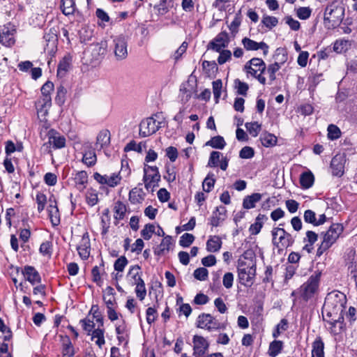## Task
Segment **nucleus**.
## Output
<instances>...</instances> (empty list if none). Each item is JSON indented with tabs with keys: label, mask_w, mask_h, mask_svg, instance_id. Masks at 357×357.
I'll return each mask as SVG.
<instances>
[{
	"label": "nucleus",
	"mask_w": 357,
	"mask_h": 357,
	"mask_svg": "<svg viewBox=\"0 0 357 357\" xmlns=\"http://www.w3.org/2000/svg\"><path fill=\"white\" fill-rule=\"evenodd\" d=\"M135 285H136L135 293H136L137 298L140 301L144 300L146 295V290L144 282L143 281L142 282L137 283Z\"/></svg>",
	"instance_id": "nucleus-55"
},
{
	"label": "nucleus",
	"mask_w": 357,
	"mask_h": 357,
	"mask_svg": "<svg viewBox=\"0 0 357 357\" xmlns=\"http://www.w3.org/2000/svg\"><path fill=\"white\" fill-rule=\"evenodd\" d=\"M128 261L126 257H124V256L120 257L114 262V270L117 271L119 272H122L124 270L126 265L128 264Z\"/></svg>",
	"instance_id": "nucleus-54"
},
{
	"label": "nucleus",
	"mask_w": 357,
	"mask_h": 357,
	"mask_svg": "<svg viewBox=\"0 0 357 357\" xmlns=\"http://www.w3.org/2000/svg\"><path fill=\"white\" fill-rule=\"evenodd\" d=\"M261 197L262 195L258 192L245 197L243 200V207L245 209L255 208L256 203L259 202L261 199Z\"/></svg>",
	"instance_id": "nucleus-23"
},
{
	"label": "nucleus",
	"mask_w": 357,
	"mask_h": 357,
	"mask_svg": "<svg viewBox=\"0 0 357 357\" xmlns=\"http://www.w3.org/2000/svg\"><path fill=\"white\" fill-rule=\"evenodd\" d=\"M234 275L232 273L227 272L223 276L222 284L226 289H230L233 286Z\"/></svg>",
	"instance_id": "nucleus-64"
},
{
	"label": "nucleus",
	"mask_w": 357,
	"mask_h": 357,
	"mask_svg": "<svg viewBox=\"0 0 357 357\" xmlns=\"http://www.w3.org/2000/svg\"><path fill=\"white\" fill-rule=\"evenodd\" d=\"M324 320L328 322L331 325V332L337 334L341 332L344 326V317L342 314L338 313L337 311L332 309L323 308Z\"/></svg>",
	"instance_id": "nucleus-5"
},
{
	"label": "nucleus",
	"mask_w": 357,
	"mask_h": 357,
	"mask_svg": "<svg viewBox=\"0 0 357 357\" xmlns=\"http://www.w3.org/2000/svg\"><path fill=\"white\" fill-rule=\"evenodd\" d=\"M281 226H284V224L280 223L279 227L273 228L271 231L273 245L279 248L291 246L294 238L291 234L280 227Z\"/></svg>",
	"instance_id": "nucleus-6"
},
{
	"label": "nucleus",
	"mask_w": 357,
	"mask_h": 357,
	"mask_svg": "<svg viewBox=\"0 0 357 357\" xmlns=\"http://www.w3.org/2000/svg\"><path fill=\"white\" fill-rule=\"evenodd\" d=\"M312 13V10L310 7H300L296 9L297 17L303 20H307Z\"/></svg>",
	"instance_id": "nucleus-50"
},
{
	"label": "nucleus",
	"mask_w": 357,
	"mask_h": 357,
	"mask_svg": "<svg viewBox=\"0 0 357 357\" xmlns=\"http://www.w3.org/2000/svg\"><path fill=\"white\" fill-rule=\"evenodd\" d=\"M62 346V354L64 356H68L69 357H71L75 354L73 346L68 337H66L63 339Z\"/></svg>",
	"instance_id": "nucleus-36"
},
{
	"label": "nucleus",
	"mask_w": 357,
	"mask_h": 357,
	"mask_svg": "<svg viewBox=\"0 0 357 357\" xmlns=\"http://www.w3.org/2000/svg\"><path fill=\"white\" fill-rule=\"evenodd\" d=\"M208 271L206 268H198L193 273L194 277L200 281H204L207 279Z\"/></svg>",
	"instance_id": "nucleus-57"
},
{
	"label": "nucleus",
	"mask_w": 357,
	"mask_h": 357,
	"mask_svg": "<svg viewBox=\"0 0 357 357\" xmlns=\"http://www.w3.org/2000/svg\"><path fill=\"white\" fill-rule=\"evenodd\" d=\"M242 44L244 48L248 51H255L262 50L264 56L268 53V45L264 42L257 43L249 38L245 37L242 39Z\"/></svg>",
	"instance_id": "nucleus-17"
},
{
	"label": "nucleus",
	"mask_w": 357,
	"mask_h": 357,
	"mask_svg": "<svg viewBox=\"0 0 357 357\" xmlns=\"http://www.w3.org/2000/svg\"><path fill=\"white\" fill-rule=\"evenodd\" d=\"M66 93H67V90L63 86L60 85L59 86L57 87L56 96L55 97V102L58 105L61 106L62 105L64 104L65 100H66Z\"/></svg>",
	"instance_id": "nucleus-41"
},
{
	"label": "nucleus",
	"mask_w": 357,
	"mask_h": 357,
	"mask_svg": "<svg viewBox=\"0 0 357 357\" xmlns=\"http://www.w3.org/2000/svg\"><path fill=\"white\" fill-rule=\"evenodd\" d=\"M94 179L99 183L102 185H107L109 187L114 188L120 183L121 176L119 174L113 173L110 176L101 175L100 174L96 172L93 174Z\"/></svg>",
	"instance_id": "nucleus-14"
},
{
	"label": "nucleus",
	"mask_w": 357,
	"mask_h": 357,
	"mask_svg": "<svg viewBox=\"0 0 357 357\" xmlns=\"http://www.w3.org/2000/svg\"><path fill=\"white\" fill-rule=\"evenodd\" d=\"M218 52L220 53V55L218 58V63L220 65L224 64L231 59V52L230 50L222 49Z\"/></svg>",
	"instance_id": "nucleus-53"
},
{
	"label": "nucleus",
	"mask_w": 357,
	"mask_h": 357,
	"mask_svg": "<svg viewBox=\"0 0 357 357\" xmlns=\"http://www.w3.org/2000/svg\"><path fill=\"white\" fill-rule=\"evenodd\" d=\"M140 270L141 267L139 265L130 266L128 272L127 277H130L133 280L132 284H136L144 281L142 278V273Z\"/></svg>",
	"instance_id": "nucleus-28"
},
{
	"label": "nucleus",
	"mask_w": 357,
	"mask_h": 357,
	"mask_svg": "<svg viewBox=\"0 0 357 357\" xmlns=\"http://www.w3.org/2000/svg\"><path fill=\"white\" fill-rule=\"evenodd\" d=\"M281 66L279 62H275L270 64L267 68V73L270 81L272 82L276 79L275 73L280 69Z\"/></svg>",
	"instance_id": "nucleus-45"
},
{
	"label": "nucleus",
	"mask_w": 357,
	"mask_h": 357,
	"mask_svg": "<svg viewBox=\"0 0 357 357\" xmlns=\"http://www.w3.org/2000/svg\"><path fill=\"white\" fill-rule=\"evenodd\" d=\"M318 235L312 231H307L306 232V237L304 238V242H307L303 247V250L307 251V253H310L313 250V245L317 241Z\"/></svg>",
	"instance_id": "nucleus-27"
},
{
	"label": "nucleus",
	"mask_w": 357,
	"mask_h": 357,
	"mask_svg": "<svg viewBox=\"0 0 357 357\" xmlns=\"http://www.w3.org/2000/svg\"><path fill=\"white\" fill-rule=\"evenodd\" d=\"M282 348V342L280 340H274L270 345L268 349V354L271 357H275L278 355Z\"/></svg>",
	"instance_id": "nucleus-38"
},
{
	"label": "nucleus",
	"mask_w": 357,
	"mask_h": 357,
	"mask_svg": "<svg viewBox=\"0 0 357 357\" xmlns=\"http://www.w3.org/2000/svg\"><path fill=\"white\" fill-rule=\"evenodd\" d=\"M261 22L267 28L271 29L272 28L277 26L278 24V20L277 17L273 16L264 15Z\"/></svg>",
	"instance_id": "nucleus-47"
},
{
	"label": "nucleus",
	"mask_w": 357,
	"mask_h": 357,
	"mask_svg": "<svg viewBox=\"0 0 357 357\" xmlns=\"http://www.w3.org/2000/svg\"><path fill=\"white\" fill-rule=\"evenodd\" d=\"M15 30L4 27L0 31V44L6 47H11L15 44L14 38Z\"/></svg>",
	"instance_id": "nucleus-21"
},
{
	"label": "nucleus",
	"mask_w": 357,
	"mask_h": 357,
	"mask_svg": "<svg viewBox=\"0 0 357 357\" xmlns=\"http://www.w3.org/2000/svg\"><path fill=\"white\" fill-rule=\"evenodd\" d=\"M222 246L221 238L218 236H210L206 242V250L210 252H216Z\"/></svg>",
	"instance_id": "nucleus-24"
},
{
	"label": "nucleus",
	"mask_w": 357,
	"mask_h": 357,
	"mask_svg": "<svg viewBox=\"0 0 357 357\" xmlns=\"http://www.w3.org/2000/svg\"><path fill=\"white\" fill-rule=\"evenodd\" d=\"M36 199L38 204V211L40 213L45 208L47 202V197L43 193L39 192L36 195Z\"/></svg>",
	"instance_id": "nucleus-63"
},
{
	"label": "nucleus",
	"mask_w": 357,
	"mask_h": 357,
	"mask_svg": "<svg viewBox=\"0 0 357 357\" xmlns=\"http://www.w3.org/2000/svg\"><path fill=\"white\" fill-rule=\"evenodd\" d=\"M48 144L52 145L54 149H58L63 148L66 146V138L57 131L51 129L47 132Z\"/></svg>",
	"instance_id": "nucleus-19"
},
{
	"label": "nucleus",
	"mask_w": 357,
	"mask_h": 357,
	"mask_svg": "<svg viewBox=\"0 0 357 357\" xmlns=\"http://www.w3.org/2000/svg\"><path fill=\"white\" fill-rule=\"evenodd\" d=\"M40 104V109H39L40 112H47L48 108H50L52 105V98L50 96H43V98L38 102Z\"/></svg>",
	"instance_id": "nucleus-59"
},
{
	"label": "nucleus",
	"mask_w": 357,
	"mask_h": 357,
	"mask_svg": "<svg viewBox=\"0 0 357 357\" xmlns=\"http://www.w3.org/2000/svg\"><path fill=\"white\" fill-rule=\"evenodd\" d=\"M126 206L121 201H117L115 203L114 207V218L116 220H122L124 218V216L126 213Z\"/></svg>",
	"instance_id": "nucleus-34"
},
{
	"label": "nucleus",
	"mask_w": 357,
	"mask_h": 357,
	"mask_svg": "<svg viewBox=\"0 0 357 357\" xmlns=\"http://www.w3.org/2000/svg\"><path fill=\"white\" fill-rule=\"evenodd\" d=\"M202 68L208 76L218 70V66L215 61H204Z\"/></svg>",
	"instance_id": "nucleus-46"
},
{
	"label": "nucleus",
	"mask_w": 357,
	"mask_h": 357,
	"mask_svg": "<svg viewBox=\"0 0 357 357\" xmlns=\"http://www.w3.org/2000/svg\"><path fill=\"white\" fill-rule=\"evenodd\" d=\"M75 181L77 189L82 190L88 182V174L85 171L78 172L75 176Z\"/></svg>",
	"instance_id": "nucleus-31"
},
{
	"label": "nucleus",
	"mask_w": 357,
	"mask_h": 357,
	"mask_svg": "<svg viewBox=\"0 0 357 357\" xmlns=\"http://www.w3.org/2000/svg\"><path fill=\"white\" fill-rule=\"evenodd\" d=\"M222 155V153L218 151H212L211 153L208 165L207 166L209 167H215L218 165V162H220V156Z\"/></svg>",
	"instance_id": "nucleus-49"
},
{
	"label": "nucleus",
	"mask_w": 357,
	"mask_h": 357,
	"mask_svg": "<svg viewBox=\"0 0 357 357\" xmlns=\"http://www.w3.org/2000/svg\"><path fill=\"white\" fill-rule=\"evenodd\" d=\"M238 280L245 286L251 287L256 275V264L252 261H247L239 259L237 265Z\"/></svg>",
	"instance_id": "nucleus-1"
},
{
	"label": "nucleus",
	"mask_w": 357,
	"mask_h": 357,
	"mask_svg": "<svg viewBox=\"0 0 357 357\" xmlns=\"http://www.w3.org/2000/svg\"><path fill=\"white\" fill-rule=\"evenodd\" d=\"M304 220L305 222L310 223L313 225L314 226L316 225L317 223V218H316V214L312 210H306L304 212Z\"/></svg>",
	"instance_id": "nucleus-62"
},
{
	"label": "nucleus",
	"mask_w": 357,
	"mask_h": 357,
	"mask_svg": "<svg viewBox=\"0 0 357 357\" xmlns=\"http://www.w3.org/2000/svg\"><path fill=\"white\" fill-rule=\"evenodd\" d=\"M215 182V179L214 178V174L211 173L208 174L202 183L204 191L206 192H211L214 186Z\"/></svg>",
	"instance_id": "nucleus-40"
},
{
	"label": "nucleus",
	"mask_w": 357,
	"mask_h": 357,
	"mask_svg": "<svg viewBox=\"0 0 357 357\" xmlns=\"http://www.w3.org/2000/svg\"><path fill=\"white\" fill-rule=\"evenodd\" d=\"M107 49L106 40H101L100 43L91 44L87 49L86 53H89L91 60L99 61L104 58Z\"/></svg>",
	"instance_id": "nucleus-12"
},
{
	"label": "nucleus",
	"mask_w": 357,
	"mask_h": 357,
	"mask_svg": "<svg viewBox=\"0 0 357 357\" xmlns=\"http://www.w3.org/2000/svg\"><path fill=\"white\" fill-rule=\"evenodd\" d=\"M153 233H155V226L152 224H146L141 231V236L145 240H149Z\"/></svg>",
	"instance_id": "nucleus-52"
},
{
	"label": "nucleus",
	"mask_w": 357,
	"mask_h": 357,
	"mask_svg": "<svg viewBox=\"0 0 357 357\" xmlns=\"http://www.w3.org/2000/svg\"><path fill=\"white\" fill-rule=\"evenodd\" d=\"M344 15L343 6L335 5L334 3L328 5L324 11V26L328 29L337 26L342 21Z\"/></svg>",
	"instance_id": "nucleus-3"
},
{
	"label": "nucleus",
	"mask_w": 357,
	"mask_h": 357,
	"mask_svg": "<svg viewBox=\"0 0 357 357\" xmlns=\"http://www.w3.org/2000/svg\"><path fill=\"white\" fill-rule=\"evenodd\" d=\"M192 342L194 344L193 355L195 357H203L209 347L207 340L202 336L195 335Z\"/></svg>",
	"instance_id": "nucleus-15"
},
{
	"label": "nucleus",
	"mask_w": 357,
	"mask_h": 357,
	"mask_svg": "<svg viewBox=\"0 0 357 357\" xmlns=\"http://www.w3.org/2000/svg\"><path fill=\"white\" fill-rule=\"evenodd\" d=\"M172 244V237L170 236H165L161 241L160 244L155 249L154 253L156 255H163L169 250Z\"/></svg>",
	"instance_id": "nucleus-26"
},
{
	"label": "nucleus",
	"mask_w": 357,
	"mask_h": 357,
	"mask_svg": "<svg viewBox=\"0 0 357 357\" xmlns=\"http://www.w3.org/2000/svg\"><path fill=\"white\" fill-rule=\"evenodd\" d=\"M195 236L189 233H185L183 234L179 241V244L183 248L189 247L194 241Z\"/></svg>",
	"instance_id": "nucleus-48"
},
{
	"label": "nucleus",
	"mask_w": 357,
	"mask_h": 357,
	"mask_svg": "<svg viewBox=\"0 0 357 357\" xmlns=\"http://www.w3.org/2000/svg\"><path fill=\"white\" fill-rule=\"evenodd\" d=\"M260 140L262 145L266 147L273 146L277 143V137L268 132L262 133L260 136Z\"/></svg>",
	"instance_id": "nucleus-32"
},
{
	"label": "nucleus",
	"mask_w": 357,
	"mask_h": 357,
	"mask_svg": "<svg viewBox=\"0 0 357 357\" xmlns=\"http://www.w3.org/2000/svg\"><path fill=\"white\" fill-rule=\"evenodd\" d=\"M324 343L321 337H317L312 343V357H324Z\"/></svg>",
	"instance_id": "nucleus-25"
},
{
	"label": "nucleus",
	"mask_w": 357,
	"mask_h": 357,
	"mask_svg": "<svg viewBox=\"0 0 357 357\" xmlns=\"http://www.w3.org/2000/svg\"><path fill=\"white\" fill-rule=\"evenodd\" d=\"M60 8L63 15H73L76 8L75 3L73 0H61Z\"/></svg>",
	"instance_id": "nucleus-29"
},
{
	"label": "nucleus",
	"mask_w": 357,
	"mask_h": 357,
	"mask_svg": "<svg viewBox=\"0 0 357 357\" xmlns=\"http://www.w3.org/2000/svg\"><path fill=\"white\" fill-rule=\"evenodd\" d=\"M22 273L24 276L25 280L29 281L32 285L41 281L39 273L33 266H25L22 271Z\"/></svg>",
	"instance_id": "nucleus-20"
},
{
	"label": "nucleus",
	"mask_w": 357,
	"mask_h": 357,
	"mask_svg": "<svg viewBox=\"0 0 357 357\" xmlns=\"http://www.w3.org/2000/svg\"><path fill=\"white\" fill-rule=\"evenodd\" d=\"M86 200L87 204L91 206H95L98 201V194L93 190H89L86 194Z\"/></svg>",
	"instance_id": "nucleus-58"
},
{
	"label": "nucleus",
	"mask_w": 357,
	"mask_h": 357,
	"mask_svg": "<svg viewBox=\"0 0 357 357\" xmlns=\"http://www.w3.org/2000/svg\"><path fill=\"white\" fill-rule=\"evenodd\" d=\"M144 172L143 181L147 190L153 189L155 186H158V182L160 180V174L156 166L146 165L144 168Z\"/></svg>",
	"instance_id": "nucleus-9"
},
{
	"label": "nucleus",
	"mask_w": 357,
	"mask_h": 357,
	"mask_svg": "<svg viewBox=\"0 0 357 357\" xmlns=\"http://www.w3.org/2000/svg\"><path fill=\"white\" fill-rule=\"evenodd\" d=\"M97 161V158L94 151H89L86 152L82 158V162L88 167L95 165Z\"/></svg>",
	"instance_id": "nucleus-39"
},
{
	"label": "nucleus",
	"mask_w": 357,
	"mask_h": 357,
	"mask_svg": "<svg viewBox=\"0 0 357 357\" xmlns=\"http://www.w3.org/2000/svg\"><path fill=\"white\" fill-rule=\"evenodd\" d=\"M213 92L215 102H218L221 95L222 82L221 79H217L213 82Z\"/></svg>",
	"instance_id": "nucleus-51"
},
{
	"label": "nucleus",
	"mask_w": 357,
	"mask_h": 357,
	"mask_svg": "<svg viewBox=\"0 0 357 357\" xmlns=\"http://www.w3.org/2000/svg\"><path fill=\"white\" fill-rule=\"evenodd\" d=\"M247 73L252 76H256L258 71L264 73L266 69V63L259 58H252L245 66Z\"/></svg>",
	"instance_id": "nucleus-16"
},
{
	"label": "nucleus",
	"mask_w": 357,
	"mask_h": 357,
	"mask_svg": "<svg viewBox=\"0 0 357 357\" xmlns=\"http://www.w3.org/2000/svg\"><path fill=\"white\" fill-rule=\"evenodd\" d=\"M49 217L53 226H57L60 223V216L59 209L56 206L52 208H47Z\"/></svg>",
	"instance_id": "nucleus-42"
},
{
	"label": "nucleus",
	"mask_w": 357,
	"mask_h": 357,
	"mask_svg": "<svg viewBox=\"0 0 357 357\" xmlns=\"http://www.w3.org/2000/svg\"><path fill=\"white\" fill-rule=\"evenodd\" d=\"M314 176L312 172H304L301 175L300 183L303 188H310L314 183Z\"/></svg>",
	"instance_id": "nucleus-33"
},
{
	"label": "nucleus",
	"mask_w": 357,
	"mask_h": 357,
	"mask_svg": "<svg viewBox=\"0 0 357 357\" xmlns=\"http://www.w3.org/2000/svg\"><path fill=\"white\" fill-rule=\"evenodd\" d=\"M346 303L347 298L344 294L340 291H332L328 294L325 298L324 309L330 307L342 314Z\"/></svg>",
	"instance_id": "nucleus-4"
},
{
	"label": "nucleus",
	"mask_w": 357,
	"mask_h": 357,
	"mask_svg": "<svg viewBox=\"0 0 357 357\" xmlns=\"http://www.w3.org/2000/svg\"><path fill=\"white\" fill-rule=\"evenodd\" d=\"M110 142V132L108 130L100 131L96 139V145H100V148H103L109 145Z\"/></svg>",
	"instance_id": "nucleus-30"
},
{
	"label": "nucleus",
	"mask_w": 357,
	"mask_h": 357,
	"mask_svg": "<svg viewBox=\"0 0 357 357\" xmlns=\"http://www.w3.org/2000/svg\"><path fill=\"white\" fill-rule=\"evenodd\" d=\"M197 326L204 328L208 331L224 329L225 326L217 321L211 314L203 313L199 315L197 321Z\"/></svg>",
	"instance_id": "nucleus-10"
},
{
	"label": "nucleus",
	"mask_w": 357,
	"mask_h": 357,
	"mask_svg": "<svg viewBox=\"0 0 357 357\" xmlns=\"http://www.w3.org/2000/svg\"><path fill=\"white\" fill-rule=\"evenodd\" d=\"M345 158L342 154L335 155L331 160V168L333 176L341 177L344 174Z\"/></svg>",
	"instance_id": "nucleus-18"
},
{
	"label": "nucleus",
	"mask_w": 357,
	"mask_h": 357,
	"mask_svg": "<svg viewBox=\"0 0 357 357\" xmlns=\"http://www.w3.org/2000/svg\"><path fill=\"white\" fill-rule=\"evenodd\" d=\"M343 231V227L341 224H333L329 229L323 234V241L317 250V256L321 257L328 250L337 240Z\"/></svg>",
	"instance_id": "nucleus-2"
},
{
	"label": "nucleus",
	"mask_w": 357,
	"mask_h": 357,
	"mask_svg": "<svg viewBox=\"0 0 357 357\" xmlns=\"http://www.w3.org/2000/svg\"><path fill=\"white\" fill-rule=\"evenodd\" d=\"M77 250L79 255L82 259H87L90 255V240L88 233H85L82 238L80 245Z\"/></svg>",
	"instance_id": "nucleus-22"
},
{
	"label": "nucleus",
	"mask_w": 357,
	"mask_h": 357,
	"mask_svg": "<svg viewBox=\"0 0 357 357\" xmlns=\"http://www.w3.org/2000/svg\"><path fill=\"white\" fill-rule=\"evenodd\" d=\"M245 126L252 137H257L261 128V124H259L257 121L246 123Z\"/></svg>",
	"instance_id": "nucleus-43"
},
{
	"label": "nucleus",
	"mask_w": 357,
	"mask_h": 357,
	"mask_svg": "<svg viewBox=\"0 0 357 357\" xmlns=\"http://www.w3.org/2000/svg\"><path fill=\"white\" fill-rule=\"evenodd\" d=\"M128 42V37L123 35H119L113 38V52L116 61H121L127 59Z\"/></svg>",
	"instance_id": "nucleus-8"
},
{
	"label": "nucleus",
	"mask_w": 357,
	"mask_h": 357,
	"mask_svg": "<svg viewBox=\"0 0 357 357\" xmlns=\"http://www.w3.org/2000/svg\"><path fill=\"white\" fill-rule=\"evenodd\" d=\"M206 146H209L213 149H222L226 146V142L222 136H215L206 142Z\"/></svg>",
	"instance_id": "nucleus-35"
},
{
	"label": "nucleus",
	"mask_w": 357,
	"mask_h": 357,
	"mask_svg": "<svg viewBox=\"0 0 357 357\" xmlns=\"http://www.w3.org/2000/svg\"><path fill=\"white\" fill-rule=\"evenodd\" d=\"M80 324L83 329L87 332V335H91V333L93 331L95 327L93 321L89 319H84L80 320Z\"/></svg>",
	"instance_id": "nucleus-56"
},
{
	"label": "nucleus",
	"mask_w": 357,
	"mask_h": 357,
	"mask_svg": "<svg viewBox=\"0 0 357 357\" xmlns=\"http://www.w3.org/2000/svg\"><path fill=\"white\" fill-rule=\"evenodd\" d=\"M254 155L255 151L250 146H244L239 152V157L243 159L252 158Z\"/></svg>",
	"instance_id": "nucleus-61"
},
{
	"label": "nucleus",
	"mask_w": 357,
	"mask_h": 357,
	"mask_svg": "<svg viewBox=\"0 0 357 357\" xmlns=\"http://www.w3.org/2000/svg\"><path fill=\"white\" fill-rule=\"evenodd\" d=\"M328 138L331 140H335L340 137V129L335 125L331 124L328 127Z\"/></svg>",
	"instance_id": "nucleus-44"
},
{
	"label": "nucleus",
	"mask_w": 357,
	"mask_h": 357,
	"mask_svg": "<svg viewBox=\"0 0 357 357\" xmlns=\"http://www.w3.org/2000/svg\"><path fill=\"white\" fill-rule=\"evenodd\" d=\"M70 68V63L68 61L63 59L59 64L57 69L58 75L63 77L66 75Z\"/></svg>",
	"instance_id": "nucleus-60"
},
{
	"label": "nucleus",
	"mask_w": 357,
	"mask_h": 357,
	"mask_svg": "<svg viewBox=\"0 0 357 357\" xmlns=\"http://www.w3.org/2000/svg\"><path fill=\"white\" fill-rule=\"evenodd\" d=\"M161 127V122L156 121L153 117L146 118L139 125V135L143 137L150 136L156 132Z\"/></svg>",
	"instance_id": "nucleus-11"
},
{
	"label": "nucleus",
	"mask_w": 357,
	"mask_h": 357,
	"mask_svg": "<svg viewBox=\"0 0 357 357\" xmlns=\"http://www.w3.org/2000/svg\"><path fill=\"white\" fill-rule=\"evenodd\" d=\"M320 277L321 273L316 272L308 278L307 282L301 286L299 293L304 300L307 301L317 291Z\"/></svg>",
	"instance_id": "nucleus-7"
},
{
	"label": "nucleus",
	"mask_w": 357,
	"mask_h": 357,
	"mask_svg": "<svg viewBox=\"0 0 357 357\" xmlns=\"http://www.w3.org/2000/svg\"><path fill=\"white\" fill-rule=\"evenodd\" d=\"M225 219V213L220 211L218 207L216 208L215 211L213 212V215L210 220V224L213 227H218L220 222Z\"/></svg>",
	"instance_id": "nucleus-37"
},
{
	"label": "nucleus",
	"mask_w": 357,
	"mask_h": 357,
	"mask_svg": "<svg viewBox=\"0 0 357 357\" xmlns=\"http://www.w3.org/2000/svg\"><path fill=\"white\" fill-rule=\"evenodd\" d=\"M229 43V35L226 31H221L208 45V48L215 52H220L221 50L228 46Z\"/></svg>",
	"instance_id": "nucleus-13"
}]
</instances>
